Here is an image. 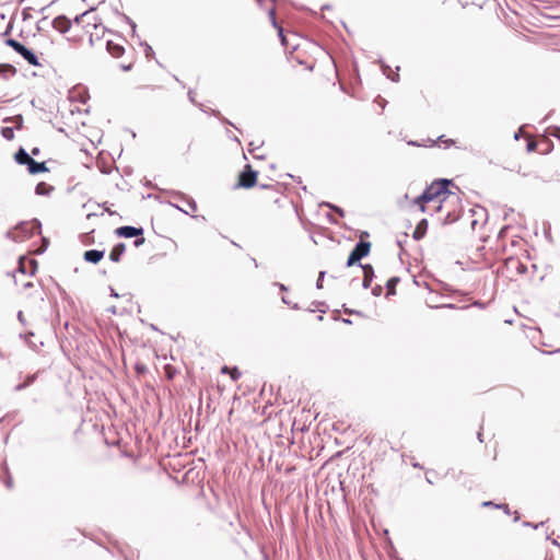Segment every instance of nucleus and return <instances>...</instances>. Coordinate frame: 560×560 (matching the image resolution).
<instances>
[{"mask_svg": "<svg viewBox=\"0 0 560 560\" xmlns=\"http://www.w3.org/2000/svg\"><path fill=\"white\" fill-rule=\"evenodd\" d=\"M451 180H434L425 190L413 199L421 212H435L443 223H453L460 219L463 210L458 194L448 189Z\"/></svg>", "mask_w": 560, "mask_h": 560, "instance_id": "1", "label": "nucleus"}, {"mask_svg": "<svg viewBox=\"0 0 560 560\" xmlns=\"http://www.w3.org/2000/svg\"><path fill=\"white\" fill-rule=\"evenodd\" d=\"M256 199L265 210L276 212L284 202L285 196L279 185H262L257 192Z\"/></svg>", "mask_w": 560, "mask_h": 560, "instance_id": "2", "label": "nucleus"}, {"mask_svg": "<svg viewBox=\"0 0 560 560\" xmlns=\"http://www.w3.org/2000/svg\"><path fill=\"white\" fill-rule=\"evenodd\" d=\"M527 270V265L518 257H508L503 265L499 268L498 272L511 280L515 281L518 277L525 275Z\"/></svg>", "mask_w": 560, "mask_h": 560, "instance_id": "3", "label": "nucleus"}, {"mask_svg": "<svg viewBox=\"0 0 560 560\" xmlns=\"http://www.w3.org/2000/svg\"><path fill=\"white\" fill-rule=\"evenodd\" d=\"M40 233V224L38 221H27L22 222L21 224L16 225L14 229L10 230L8 235L14 241V242H24L27 238L33 237L35 234Z\"/></svg>", "mask_w": 560, "mask_h": 560, "instance_id": "4", "label": "nucleus"}, {"mask_svg": "<svg viewBox=\"0 0 560 560\" xmlns=\"http://www.w3.org/2000/svg\"><path fill=\"white\" fill-rule=\"evenodd\" d=\"M5 44L13 48L18 54H20L30 65L35 67L42 66V63L38 60V57L20 42L13 38H8L5 40Z\"/></svg>", "mask_w": 560, "mask_h": 560, "instance_id": "5", "label": "nucleus"}, {"mask_svg": "<svg viewBox=\"0 0 560 560\" xmlns=\"http://www.w3.org/2000/svg\"><path fill=\"white\" fill-rule=\"evenodd\" d=\"M258 172L253 170L250 164H246L244 170L238 174L236 187L249 189L257 184Z\"/></svg>", "mask_w": 560, "mask_h": 560, "instance_id": "6", "label": "nucleus"}, {"mask_svg": "<svg viewBox=\"0 0 560 560\" xmlns=\"http://www.w3.org/2000/svg\"><path fill=\"white\" fill-rule=\"evenodd\" d=\"M365 235L368 236V233L364 232L362 233L361 237ZM371 243L370 242H364L362 238L361 241L355 245V247L353 248V250L350 253L349 257H348V260H347V266L348 267H351L353 266L355 262H358L359 260H361L363 257L368 256L370 254V250H371Z\"/></svg>", "mask_w": 560, "mask_h": 560, "instance_id": "7", "label": "nucleus"}, {"mask_svg": "<svg viewBox=\"0 0 560 560\" xmlns=\"http://www.w3.org/2000/svg\"><path fill=\"white\" fill-rule=\"evenodd\" d=\"M463 223L469 224L471 230L485 222V210L482 208L470 209L467 215L460 217Z\"/></svg>", "mask_w": 560, "mask_h": 560, "instance_id": "8", "label": "nucleus"}, {"mask_svg": "<svg viewBox=\"0 0 560 560\" xmlns=\"http://www.w3.org/2000/svg\"><path fill=\"white\" fill-rule=\"evenodd\" d=\"M143 230L141 228H135V226H120L116 230V234L120 237H136L142 235Z\"/></svg>", "mask_w": 560, "mask_h": 560, "instance_id": "9", "label": "nucleus"}, {"mask_svg": "<svg viewBox=\"0 0 560 560\" xmlns=\"http://www.w3.org/2000/svg\"><path fill=\"white\" fill-rule=\"evenodd\" d=\"M107 50L114 58H119L125 54V46L120 43L108 40Z\"/></svg>", "mask_w": 560, "mask_h": 560, "instance_id": "10", "label": "nucleus"}, {"mask_svg": "<svg viewBox=\"0 0 560 560\" xmlns=\"http://www.w3.org/2000/svg\"><path fill=\"white\" fill-rule=\"evenodd\" d=\"M52 24H54L55 30H57V31H59V32H61V33L67 32V31L71 27V25H72L71 21H69V20H68L67 18H65V16H58V18H56V19L54 20V23H52Z\"/></svg>", "mask_w": 560, "mask_h": 560, "instance_id": "11", "label": "nucleus"}, {"mask_svg": "<svg viewBox=\"0 0 560 560\" xmlns=\"http://www.w3.org/2000/svg\"><path fill=\"white\" fill-rule=\"evenodd\" d=\"M27 170L31 174L46 173L49 171L45 162H36L34 159H32L27 165Z\"/></svg>", "mask_w": 560, "mask_h": 560, "instance_id": "12", "label": "nucleus"}, {"mask_svg": "<svg viewBox=\"0 0 560 560\" xmlns=\"http://www.w3.org/2000/svg\"><path fill=\"white\" fill-rule=\"evenodd\" d=\"M83 257L89 262L97 264L104 257V252L96 250V249H90L84 253Z\"/></svg>", "mask_w": 560, "mask_h": 560, "instance_id": "13", "label": "nucleus"}, {"mask_svg": "<svg viewBox=\"0 0 560 560\" xmlns=\"http://www.w3.org/2000/svg\"><path fill=\"white\" fill-rule=\"evenodd\" d=\"M361 268L363 271V287L370 288L374 276V269L371 265H362Z\"/></svg>", "mask_w": 560, "mask_h": 560, "instance_id": "14", "label": "nucleus"}, {"mask_svg": "<svg viewBox=\"0 0 560 560\" xmlns=\"http://www.w3.org/2000/svg\"><path fill=\"white\" fill-rule=\"evenodd\" d=\"M427 230H428V222L425 219H423L417 224V226L413 231V234H412L413 238L421 240L425 235Z\"/></svg>", "mask_w": 560, "mask_h": 560, "instance_id": "15", "label": "nucleus"}, {"mask_svg": "<svg viewBox=\"0 0 560 560\" xmlns=\"http://www.w3.org/2000/svg\"><path fill=\"white\" fill-rule=\"evenodd\" d=\"M126 247L125 244L120 243L114 246V248L109 253V259L112 261L118 262L120 260L121 255L124 254Z\"/></svg>", "mask_w": 560, "mask_h": 560, "instance_id": "16", "label": "nucleus"}, {"mask_svg": "<svg viewBox=\"0 0 560 560\" xmlns=\"http://www.w3.org/2000/svg\"><path fill=\"white\" fill-rule=\"evenodd\" d=\"M15 161L21 165H28L33 158H31L24 149H20L15 155Z\"/></svg>", "mask_w": 560, "mask_h": 560, "instance_id": "17", "label": "nucleus"}, {"mask_svg": "<svg viewBox=\"0 0 560 560\" xmlns=\"http://www.w3.org/2000/svg\"><path fill=\"white\" fill-rule=\"evenodd\" d=\"M54 190V187L45 182H40L36 185L35 191L37 195L47 196Z\"/></svg>", "mask_w": 560, "mask_h": 560, "instance_id": "18", "label": "nucleus"}, {"mask_svg": "<svg viewBox=\"0 0 560 560\" xmlns=\"http://www.w3.org/2000/svg\"><path fill=\"white\" fill-rule=\"evenodd\" d=\"M269 15H270V18H271V20H272V24L275 25V27H277V28H278L279 36H280V38H281V43H282V45L287 47V46H288V43H287V38H285L284 34H283V30H282V27H281V26H279V25L277 24V22H276V18H275L276 12H275V9H271V10L269 11Z\"/></svg>", "mask_w": 560, "mask_h": 560, "instance_id": "19", "label": "nucleus"}, {"mask_svg": "<svg viewBox=\"0 0 560 560\" xmlns=\"http://www.w3.org/2000/svg\"><path fill=\"white\" fill-rule=\"evenodd\" d=\"M400 279L398 277H392L386 282L387 293L386 295H394L396 293V285L399 283Z\"/></svg>", "mask_w": 560, "mask_h": 560, "instance_id": "20", "label": "nucleus"}, {"mask_svg": "<svg viewBox=\"0 0 560 560\" xmlns=\"http://www.w3.org/2000/svg\"><path fill=\"white\" fill-rule=\"evenodd\" d=\"M221 373L223 374H230L231 378L233 381H237L240 377H241V372L238 371L237 368H229L226 365H224L222 369H221Z\"/></svg>", "mask_w": 560, "mask_h": 560, "instance_id": "21", "label": "nucleus"}, {"mask_svg": "<svg viewBox=\"0 0 560 560\" xmlns=\"http://www.w3.org/2000/svg\"><path fill=\"white\" fill-rule=\"evenodd\" d=\"M164 373H165V376L168 381H172L174 380V377L179 374V370L177 368H175L173 364H165L164 366Z\"/></svg>", "mask_w": 560, "mask_h": 560, "instance_id": "22", "label": "nucleus"}, {"mask_svg": "<svg viewBox=\"0 0 560 560\" xmlns=\"http://www.w3.org/2000/svg\"><path fill=\"white\" fill-rule=\"evenodd\" d=\"M4 122H11L15 126L16 129H21L23 126V117L21 115H16L13 117H7Z\"/></svg>", "mask_w": 560, "mask_h": 560, "instance_id": "23", "label": "nucleus"}, {"mask_svg": "<svg viewBox=\"0 0 560 560\" xmlns=\"http://www.w3.org/2000/svg\"><path fill=\"white\" fill-rule=\"evenodd\" d=\"M1 135L7 140H13L14 139V132H13V129L11 127H3L1 129Z\"/></svg>", "mask_w": 560, "mask_h": 560, "instance_id": "24", "label": "nucleus"}, {"mask_svg": "<svg viewBox=\"0 0 560 560\" xmlns=\"http://www.w3.org/2000/svg\"><path fill=\"white\" fill-rule=\"evenodd\" d=\"M89 18H90L89 13L85 12L81 16H77L73 23L75 25H83Z\"/></svg>", "mask_w": 560, "mask_h": 560, "instance_id": "25", "label": "nucleus"}, {"mask_svg": "<svg viewBox=\"0 0 560 560\" xmlns=\"http://www.w3.org/2000/svg\"><path fill=\"white\" fill-rule=\"evenodd\" d=\"M482 505L483 506H495L498 509H504L506 513L509 512V505L508 504H494L491 501H486V502L482 503Z\"/></svg>", "mask_w": 560, "mask_h": 560, "instance_id": "26", "label": "nucleus"}, {"mask_svg": "<svg viewBox=\"0 0 560 560\" xmlns=\"http://www.w3.org/2000/svg\"><path fill=\"white\" fill-rule=\"evenodd\" d=\"M35 380V375H31V376H27L26 380H25V383L22 384V385H19L18 388L19 389H22L24 387H26L27 385H30L31 383H33Z\"/></svg>", "mask_w": 560, "mask_h": 560, "instance_id": "27", "label": "nucleus"}, {"mask_svg": "<svg viewBox=\"0 0 560 560\" xmlns=\"http://www.w3.org/2000/svg\"><path fill=\"white\" fill-rule=\"evenodd\" d=\"M536 147H537L536 141H534V140H529V141H528V143H527V150H528V151H535V150H536Z\"/></svg>", "mask_w": 560, "mask_h": 560, "instance_id": "28", "label": "nucleus"}, {"mask_svg": "<svg viewBox=\"0 0 560 560\" xmlns=\"http://www.w3.org/2000/svg\"><path fill=\"white\" fill-rule=\"evenodd\" d=\"M136 371H137L139 374H142V373H144V372L147 371V368H145V365H143V364H139V363H137V364H136Z\"/></svg>", "mask_w": 560, "mask_h": 560, "instance_id": "29", "label": "nucleus"}, {"mask_svg": "<svg viewBox=\"0 0 560 560\" xmlns=\"http://www.w3.org/2000/svg\"><path fill=\"white\" fill-rule=\"evenodd\" d=\"M143 243H144V238H143V237H141V238L136 240L135 245H136V246H140V245H142Z\"/></svg>", "mask_w": 560, "mask_h": 560, "instance_id": "30", "label": "nucleus"}, {"mask_svg": "<svg viewBox=\"0 0 560 560\" xmlns=\"http://www.w3.org/2000/svg\"><path fill=\"white\" fill-rule=\"evenodd\" d=\"M0 69L13 70V67L11 65H4V66L0 65Z\"/></svg>", "mask_w": 560, "mask_h": 560, "instance_id": "31", "label": "nucleus"}, {"mask_svg": "<svg viewBox=\"0 0 560 560\" xmlns=\"http://www.w3.org/2000/svg\"><path fill=\"white\" fill-rule=\"evenodd\" d=\"M38 153H39V149H38V148H34V149L32 150V154H33V155H37Z\"/></svg>", "mask_w": 560, "mask_h": 560, "instance_id": "32", "label": "nucleus"}, {"mask_svg": "<svg viewBox=\"0 0 560 560\" xmlns=\"http://www.w3.org/2000/svg\"><path fill=\"white\" fill-rule=\"evenodd\" d=\"M528 175H532V173H523V176H528Z\"/></svg>", "mask_w": 560, "mask_h": 560, "instance_id": "33", "label": "nucleus"}]
</instances>
